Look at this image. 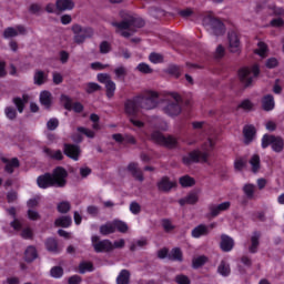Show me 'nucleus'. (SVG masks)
I'll list each match as a JSON object with an SVG mask.
<instances>
[{
  "label": "nucleus",
  "instance_id": "obj_53",
  "mask_svg": "<svg viewBox=\"0 0 284 284\" xmlns=\"http://www.w3.org/2000/svg\"><path fill=\"white\" fill-rule=\"evenodd\" d=\"M145 245H148V240H145V239L138 240V241H135V242L131 245L130 250H131V252H136V250H138L139 247H145Z\"/></svg>",
  "mask_w": 284,
  "mask_h": 284
},
{
  "label": "nucleus",
  "instance_id": "obj_48",
  "mask_svg": "<svg viewBox=\"0 0 284 284\" xmlns=\"http://www.w3.org/2000/svg\"><path fill=\"white\" fill-rule=\"evenodd\" d=\"M57 207L60 214H68V211L71 209V205H70V202L63 201V202H60Z\"/></svg>",
  "mask_w": 284,
  "mask_h": 284
},
{
  "label": "nucleus",
  "instance_id": "obj_21",
  "mask_svg": "<svg viewBox=\"0 0 284 284\" xmlns=\"http://www.w3.org/2000/svg\"><path fill=\"white\" fill-rule=\"evenodd\" d=\"M159 192H170L174 187V182L170 181V178L163 176L156 183Z\"/></svg>",
  "mask_w": 284,
  "mask_h": 284
},
{
  "label": "nucleus",
  "instance_id": "obj_43",
  "mask_svg": "<svg viewBox=\"0 0 284 284\" xmlns=\"http://www.w3.org/2000/svg\"><path fill=\"white\" fill-rule=\"evenodd\" d=\"M116 80H123L128 77V69L123 65L118 67L113 70Z\"/></svg>",
  "mask_w": 284,
  "mask_h": 284
},
{
  "label": "nucleus",
  "instance_id": "obj_12",
  "mask_svg": "<svg viewBox=\"0 0 284 284\" xmlns=\"http://www.w3.org/2000/svg\"><path fill=\"white\" fill-rule=\"evenodd\" d=\"M93 250L98 253L101 252H112L114 250V245H112V242L110 240H102L99 237V235H93L91 237Z\"/></svg>",
  "mask_w": 284,
  "mask_h": 284
},
{
  "label": "nucleus",
  "instance_id": "obj_30",
  "mask_svg": "<svg viewBox=\"0 0 284 284\" xmlns=\"http://www.w3.org/2000/svg\"><path fill=\"white\" fill-rule=\"evenodd\" d=\"M45 248L48 252H52L53 254H59V252H61V250H59V243L57 240H54V237L47 239Z\"/></svg>",
  "mask_w": 284,
  "mask_h": 284
},
{
  "label": "nucleus",
  "instance_id": "obj_49",
  "mask_svg": "<svg viewBox=\"0 0 284 284\" xmlns=\"http://www.w3.org/2000/svg\"><path fill=\"white\" fill-rule=\"evenodd\" d=\"M136 70H139V72H142V74H152V72H154V70L150 68L148 63L144 62L140 63L136 67Z\"/></svg>",
  "mask_w": 284,
  "mask_h": 284
},
{
  "label": "nucleus",
  "instance_id": "obj_5",
  "mask_svg": "<svg viewBox=\"0 0 284 284\" xmlns=\"http://www.w3.org/2000/svg\"><path fill=\"white\" fill-rule=\"evenodd\" d=\"M71 31L73 32V41L77 43V45H83L87 39H92V37H94L93 28L83 27L78 23L71 27Z\"/></svg>",
  "mask_w": 284,
  "mask_h": 284
},
{
  "label": "nucleus",
  "instance_id": "obj_46",
  "mask_svg": "<svg viewBox=\"0 0 284 284\" xmlns=\"http://www.w3.org/2000/svg\"><path fill=\"white\" fill-rule=\"evenodd\" d=\"M254 190H256V186H254V184H246L243 186V192L247 196V199H254Z\"/></svg>",
  "mask_w": 284,
  "mask_h": 284
},
{
  "label": "nucleus",
  "instance_id": "obj_18",
  "mask_svg": "<svg viewBox=\"0 0 284 284\" xmlns=\"http://www.w3.org/2000/svg\"><path fill=\"white\" fill-rule=\"evenodd\" d=\"M229 50L233 53L241 52V41L235 32L229 33Z\"/></svg>",
  "mask_w": 284,
  "mask_h": 284
},
{
  "label": "nucleus",
  "instance_id": "obj_7",
  "mask_svg": "<svg viewBox=\"0 0 284 284\" xmlns=\"http://www.w3.org/2000/svg\"><path fill=\"white\" fill-rule=\"evenodd\" d=\"M261 74L258 65L254 64L252 68H242L239 71V79L244 88H252L254 79Z\"/></svg>",
  "mask_w": 284,
  "mask_h": 284
},
{
  "label": "nucleus",
  "instance_id": "obj_4",
  "mask_svg": "<svg viewBox=\"0 0 284 284\" xmlns=\"http://www.w3.org/2000/svg\"><path fill=\"white\" fill-rule=\"evenodd\" d=\"M162 112L166 116H179L183 112L181 95L172 93L164 98L161 103Z\"/></svg>",
  "mask_w": 284,
  "mask_h": 284
},
{
  "label": "nucleus",
  "instance_id": "obj_33",
  "mask_svg": "<svg viewBox=\"0 0 284 284\" xmlns=\"http://www.w3.org/2000/svg\"><path fill=\"white\" fill-rule=\"evenodd\" d=\"M115 229H114V222H108L103 225L100 226V234H102V236H108L110 234H114Z\"/></svg>",
  "mask_w": 284,
  "mask_h": 284
},
{
  "label": "nucleus",
  "instance_id": "obj_61",
  "mask_svg": "<svg viewBox=\"0 0 284 284\" xmlns=\"http://www.w3.org/2000/svg\"><path fill=\"white\" fill-rule=\"evenodd\" d=\"M130 212L132 214H140L141 213V204H139V202H131Z\"/></svg>",
  "mask_w": 284,
  "mask_h": 284
},
{
  "label": "nucleus",
  "instance_id": "obj_56",
  "mask_svg": "<svg viewBox=\"0 0 284 284\" xmlns=\"http://www.w3.org/2000/svg\"><path fill=\"white\" fill-rule=\"evenodd\" d=\"M151 63H163V55L161 53L152 52L149 55Z\"/></svg>",
  "mask_w": 284,
  "mask_h": 284
},
{
  "label": "nucleus",
  "instance_id": "obj_58",
  "mask_svg": "<svg viewBox=\"0 0 284 284\" xmlns=\"http://www.w3.org/2000/svg\"><path fill=\"white\" fill-rule=\"evenodd\" d=\"M47 128L50 131H54L59 128V119L57 118H51L48 122H47Z\"/></svg>",
  "mask_w": 284,
  "mask_h": 284
},
{
  "label": "nucleus",
  "instance_id": "obj_51",
  "mask_svg": "<svg viewBox=\"0 0 284 284\" xmlns=\"http://www.w3.org/2000/svg\"><path fill=\"white\" fill-rule=\"evenodd\" d=\"M4 39H11L12 37H19L17 29L9 27L3 31Z\"/></svg>",
  "mask_w": 284,
  "mask_h": 284
},
{
  "label": "nucleus",
  "instance_id": "obj_64",
  "mask_svg": "<svg viewBox=\"0 0 284 284\" xmlns=\"http://www.w3.org/2000/svg\"><path fill=\"white\" fill-rule=\"evenodd\" d=\"M82 281H83V278H81V276L72 275L71 277H69L68 283L69 284H80Z\"/></svg>",
  "mask_w": 284,
  "mask_h": 284
},
{
  "label": "nucleus",
  "instance_id": "obj_6",
  "mask_svg": "<svg viewBox=\"0 0 284 284\" xmlns=\"http://www.w3.org/2000/svg\"><path fill=\"white\" fill-rule=\"evenodd\" d=\"M140 110H154L159 105V93L148 91L135 97Z\"/></svg>",
  "mask_w": 284,
  "mask_h": 284
},
{
  "label": "nucleus",
  "instance_id": "obj_29",
  "mask_svg": "<svg viewBox=\"0 0 284 284\" xmlns=\"http://www.w3.org/2000/svg\"><path fill=\"white\" fill-rule=\"evenodd\" d=\"M39 256L37 253V247L34 246H28L24 251V261L27 263H32V261H36V258Z\"/></svg>",
  "mask_w": 284,
  "mask_h": 284
},
{
  "label": "nucleus",
  "instance_id": "obj_34",
  "mask_svg": "<svg viewBox=\"0 0 284 284\" xmlns=\"http://www.w3.org/2000/svg\"><path fill=\"white\" fill-rule=\"evenodd\" d=\"M130 271L122 270L116 277V284H130Z\"/></svg>",
  "mask_w": 284,
  "mask_h": 284
},
{
  "label": "nucleus",
  "instance_id": "obj_9",
  "mask_svg": "<svg viewBox=\"0 0 284 284\" xmlns=\"http://www.w3.org/2000/svg\"><path fill=\"white\" fill-rule=\"evenodd\" d=\"M150 141H152V143H155L156 145L169 148V150L176 148L178 144V141L174 136H165L163 135V133H161V131H153L150 135Z\"/></svg>",
  "mask_w": 284,
  "mask_h": 284
},
{
  "label": "nucleus",
  "instance_id": "obj_37",
  "mask_svg": "<svg viewBox=\"0 0 284 284\" xmlns=\"http://www.w3.org/2000/svg\"><path fill=\"white\" fill-rule=\"evenodd\" d=\"M13 103H14L16 108L18 109V112H20V114L23 113L26 103H28V95H23V99L14 98Z\"/></svg>",
  "mask_w": 284,
  "mask_h": 284
},
{
  "label": "nucleus",
  "instance_id": "obj_42",
  "mask_svg": "<svg viewBox=\"0 0 284 284\" xmlns=\"http://www.w3.org/2000/svg\"><path fill=\"white\" fill-rule=\"evenodd\" d=\"M217 272L219 274H221V276H230V273H231L230 264H227V262L225 261H222L217 267Z\"/></svg>",
  "mask_w": 284,
  "mask_h": 284
},
{
  "label": "nucleus",
  "instance_id": "obj_20",
  "mask_svg": "<svg viewBox=\"0 0 284 284\" xmlns=\"http://www.w3.org/2000/svg\"><path fill=\"white\" fill-rule=\"evenodd\" d=\"M258 245H261V232L255 231L251 236V245L248 246V252L251 254H256V252H258Z\"/></svg>",
  "mask_w": 284,
  "mask_h": 284
},
{
  "label": "nucleus",
  "instance_id": "obj_31",
  "mask_svg": "<svg viewBox=\"0 0 284 284\" xmlns=\"http://www.w3.org/2000/svg\"><path fill=\"white\" fill-rule=\"evenodd\" d=\"M48 81V74L41 70H37L33 75L34 85H43Z\"/></svg>",
  "mask_w": 284,
  "mask_h": 284
},
{
  "label": "nucleus",
  "instance_id": "obj_11",
  "mask_svg": "<svg viewBox=\"0 0 284 284\" xmlns=\"http://www.w3.org/2000/svg\"><path fill=\"white\" fill-rule=\"evenodd\" d=\"M97 79L99 83H103L105 85L108 99H112V97H114V92H116V83L112 81V77L108 73H99Z\"/></svg>",
  "mask_w": 284,
  "mask_h": 284
},
{
  "label": "nucleus",
  "instance_id": "obj_23",
  "mask_svg": "<svg viewBox=\"0 0 284 284\" xmlns=\"http://www.w3.org/2000/svg\"><path fill=\"white\" fill-rule=\"evenodd\" d=\"M207 234H210V226L205 224L195 226L191 232L193 239H201V236H207Z\"/></svg>",
  "mask_w": 284,
  "mask_h": 284
},
{
  "label": "nucleus",
  "instance_id": "obj_38",
  "mask_svg": "<svg viewBox=\"0 0 284 284\" xmlns=\"http://www.w3.org/2000/svg\"><path fill=\"white\" fill-rule=\"evenodd\" d=\"M180 185H182V187H192L196 185V181L190 175H184L180 178Z\"/></svg>",
  "mask_w": 284,
  "mask_h": 284
},
{
  "label": "nucleus",
  "instance_id": "obj_13",
  "mask_svg": "<svg viewBox=\"0 0 284 284\" xmlns=\"http://www.w3.org/2000/svg\"><path fill=\"white\" fill-rule=\"evenodd\" d=\"M139 110H141V106H139L136 97L128 99L124 102V113L126 114V116H136V114H139Z\"/></svg>",
  "mask_w": 284,
  "mask_h": 284
},
{
  "label": "nucleus",
  "instance_id": "obj_3",
  "mask_svg": "<svg viewBox=\"0 0 284 284\" xmlns=\"http://www.w3.org/2000/svg\"><path fill=\"white\" fill-rule=\"evenodd\" d=\"M212 150H214V142L209 139L202 145V151L200 150L192 151L187 155H184L182 158V161L184 165H192V163H207V159Z\"/></svg>",
  "mask_w": 284,
  "mask_h": 284
},
{
  "label": "nucleus",
  "instance_id": "obj_25",
  "mask_svg": "<svg viewBox=\"0 0 284 284\" xmlns=\"http://www.w3.org/2000/svg\"><path fill=\"white\" fill-rule=\"evenodd\" d=\"M220 245L223 252H232L234 248V240L225 234H222Z\"/></svg>",
  "mask_w": 284,
  "mask_h": 284
},
{
  "label": "nucleus",
  "instance_id": "obj_16",
  "mask_svg": "<svg viewBox=\"0 0 284 284\" xmlns=\"http://www.w3.org/2000/svg\"><path fill=\"white\" fill-rule=\"evenodd\" d=\"M232 203L230 202H223L221 204H210L209 205V210H210V214L213 219H215V216H219V214H221V212H227V210H230Z\"/></svg>",
  "mask_w": 284,
  "mask_h": 284
},
{
  "label": "nucleus",
  "instance_id": "obj_45",
  "mask_svg": "<svg viewBox=\"0 0 284 284\" xmlns=\"http://www.w3.org/2000/svg\"><path fill=\"white\" fill-rule=\"evenodd\" d=\"M99 90H101V87L97 82H89L85 85L87 94H93V92H99Z\"/></svg>",
  "mask_w": 284,
  "mask_h": 284
},
{
  "label": "nucleus",
  "instance_id": "obj_47",
  "mask_svg": "<svg viewBox=\"0 0 284 284\" xmlns=\"http://www.w3.org/2000/svg\"><path fill=\"white\" fill-rule=\"evenodd\" d=\"M4 114L7 119H9L10 121H14V119H17V109L12 106H7L4 109Z\"/></svg>",
  "mask_w": 284,
  "mask_h": 284
},
{
  "label": "nucleus",
  "instance_id": "obj_1",
  "mask_svg": "<svg viewBox=\"0 0 284 284\" xmlns=\"http://www.w3.org/2000/svg\"><path fill=\"white\" fill-rule=\"evenodd\" d=\"M112 26L116 28L118 34L124 37V39H130L132 34H135L139 28H143L145 26V20L136 14H133L124 18V21L122 22H113Z\"/></svg>",
  "mask_w": 284,
  "mask_h": 284
},
{
  "label": "nucleus",
  "instance_id": "obj_36",
  "mask_svg": "<svg viewBox=\"0 0 284 284\" xmlns=\"http://www.w3.org/2000/svg\"><path fill=\"white\" fill-rule=\"evenodd\" d=\"M248 163L250 165H252V172H254V174H256V172L261 170V156H258V154L252 155Z\"/></svg>",
  "mask_w": 284,
  "mask_h": 284
},
{
  "label": "nucleus",
  "instance_id": "obj_22",
  "mask_svg": "<svg viewBox=\"0 0 284 284\" xmlns=\"http://www.w3.org/2000/svg\"><path fill=\"white\" fill-rule=\"evenodd\" d=\"M244 134V143L250 145L252 141H254V136H256V128L254 125H245L243 129Z\"/></svg>",
  "mask_w": 284,
  "mask_h": 284
},
{
  "label": "nucleus",
  "instance_id": "obj_44",
  "mask_svg": "<svg viewBox=\"0 0 284 284\" xmlns=\"http://www.w3.org/2000/svg\"><path fill=\"white\" fill-rule=\"evenodd\" d=\"M85 272H94V265L91 262H82L79 265V273L85 274Z\"/></svg>",
  "mask_w": 284,
  "mask_h": 284
},
{
  "label": "nucleus",
  "instance_id": "obj_27",
  "mask_svg": "<svg viewBox=\"0 0 284 284\" xmlns=\"http://www.w3.org/2000/svg\"><path fill=\"white\" fill-rule=\"evenodd\" d=\"M169 261H175L176 263H183V251L180 247L172 248L168 255Z\"/></svg>",
  "mask_w": 284,
  "mask_h": 284
},
{
  "label": "nucleus",
  "instance_id": "obj_28",
  "mask_svg": "<svg viewBox=\"0 0 284 284\" xmlns=\"http://www.w3.org/2000/svg\"><path fill=\"white\" fill-rule=\"evenodd\" d=\"M2 163H6L4 170L9 174H12V172H14V168H19V159H17V158H13L11 160L2 158Z\"/></svg>",
  "mask_w": 284,
  "mask_h": 284
},
{
  "label": "nucleus",
  "instance_id": "obj_26",
  "mask_svg": "<svg viewBox=\"0 0 284 284\" xmlns=\"http://www.w3.org/2000/svg\"><path fill=\"white\" fill-rule=\"evenodd\" d=\"M40 103L45 110H50L52 108V93L50 91H42L40 93Z\"/></svg>",
  "mask_w": 284,
  "mask_h": 284
},
{
  "label": "nucleus",
  "instance_id": "obj_41",
  "mask_svg": "<svg viewBox=\"0 0 284 284\" xmlns=\"http://www.w3.org/2000/svg\"><path fill=\"white\" fill-rule=\"evenodd\" d=\"M207 263V257L205 255L197 256L192 261L193 270H199V267H203V265Z\"/></svg>",
  "mask_w": 284,
  "mask_h": 284
},
{
  "label": "nucleus",
  "instance_id": "obj_50",
  "mask_svg": "<svg viewBox=\"0 0 284 284\" xmlns=\"http://www.w3.org/2000/svg\"><path fill=\"white\" fill-rule=\"evenodd\" d=\"M52 278H61L63 276V267L61 266H53L50 271Z\"/></svg>",
  "mask_w": 284,
  "mask_h": 284
},
{
  "label": "nucleus",
  "instance_id": "obj_19",
  "mask_svg": "<svg viewBox=\"0 0 284 284\" xmlns=\"http://www.w3.org/2000/svg\"><path fill=\"white\" fill-rule=\"evenodd\" d=\"M276 108V102L274 101V95L266 94L262 98V110L264 112H272Z\"/></svg>",
  "mask_w": 284,
  "mask_h": 284
},
{
  "label": "nucleus",
  "instance_id": "obj_39",
  "mask_svg": "<svg viewBox=\"0 0 284 284\" xmlns=\"http://www.w3.org/2000/svg\"><path fill=\"white\" fill-rule=\"evenodd\" d=\"M57 227H70L72 225V217L70 216H61L55 220Z\"/></svg>",
  "mask_w": 284,
  "mask_h": 284
},
{
  "label": "nucleus",
  "instance_id": "obj_60",
  "mask_svg": "<svg viewBox=\"0 0 284 284\" xmlns=\"http://www.w3.org/2000/svg\"><path fill=\"white\" fill-rule=\"evenodd\" d=\"M175 283H179V284H191L190 277H187V275H183V274H180V275L175 276Z\"/></svg>",
  "mask_w": 284,
  "mask_h": 284
},
{
  "label": "nucleus",
  "instance_id": "obj_35",
  "mask_svg": "<svg viewBox=\"0 0 284 284\" xmlns=\"http://www.w3.org/2000/svg\"><path fill=\"white\" fill-rule=\"evenodd\" d=\"M44 153L50 156V159H54L55 161H63V153L61 150H51L49 148L44 149Z\"/></svg>",
  "mask_w": 284,
  "mask_h": 284
},
{
  "label": "nucleus",
  "instance_id": "obj_63",
  "mask_svg": "<svg viewBox=\"0 0 284 284\" xmlns=\"http://www.w3.org/2000/svg\"><path fill=\"white\" fill-rule=\"evenodd\" d=\"M246 163L247 162H245L243 159H239V160L235 161L234 168H235V170L241 172V170H243V168H245Z\"/></svg>",
  "mask_w": 284,
  "mask_h": 284
},
{
  "label": "nucleus",
  "instance_id": "obj_14",
  "mask_svg": "<svg viewBox=\"0 0 284 284\" xmlns=\"http://www.w3.org/2000/svg\"><path fill=\"white\" fill-rule=\"evenodd\" d=\"M63 153L72 161H79L81 156V146L77 144L65 143L63 146Z\"/></svg>",
  "mask_w": 284,
  "mask_h": 284
},
{
  "label": "nucleus",
  "instance_id": "obj_2",
  "mask_svg": "<svg viewBox=\"0 0 284 284\" xmlns=\"http://www.w3.org/2000/svg\"><path fill=\"white\" fill-rule=\"evenodd\" d=\"M68 178V171L65 169L58 166L55 170H53V173H45L44 175H40L37 179V183L39 187H42V190H45L48 187H65V179Z\"/></svg>",
  "mask_w": 284,
  "mask_h": 284
},
{
  "label": "nucleus",
  "instance_id": "obj_8",
  "mask_svg": "<svg viewBox=\"0 0 284 284\" xmlns=\"http://www.w3.org/2000/svg\"><path fill=\"white\" fill-rule=\"evenodd\" d=\"M202 23L204 28H206V30H211L215 37H221V34L225 33V24H223V22L212 13H207L203 18Z\"/></svg>",
  "mask_w": 284,
  "mask_h": 284
},
{
  "label": "nucleus",
  "instance_id": "obj_32",
  "mask_svg": "<svg viewBox=\"0 0 284 284\" xmlns=\"http://www.w3.org/2000/svg\"><path fill=\"white\" fill-rule=\"evenodd\" d=\"M180 205H194V203H199V195L196 193H190L185 197L179 201Z\"/></svg>",
  "mask_w": 284,
  "mask_h": 284
},
{
  "label": "nucleus",
  "instance_id": "obj_55",
  "mask_svg": "<svg viewBox=\"0 0 284 284\" xmlns=\"http://www.w3.org/2000/svg\"><path fill=\"white\" fill-rule=\"evenodd\" d=\"M168 72H169V74H173V77H176V79H179L181 77V68L176 64H171L168 68Z\"/></svg>",
  "mask_w": 284,
  "mask_h": 284
},
{
  "label": "nucleus",
  "instance_id": "obj_40",
  "mask_svg": "<svg viewBox=\"0 0 284 284\" xmlns=\"http://www.w3.org/2000/svg\"><path fill=\"white\" fill-rule=\"evenodd\" d=\"M113 227H114L115 231L118 230V232H121V234H125L129 230L128 223H125L121 220H114L113 221Z\"/></svg>",
  "mask_w": 284,
  "mask_h": 284
},
{
  "label": "nucleus",
  "instance_id": "obj_24",
  "mask_svg": "<svg viewBox=\"0 0 284 284\" xmlns=\"http://www.w3.org/2000/svg\"><path fill=\"white\" fill-rule=\"evenodd\" d=\"M55 8L58 12H65L68 10H74V1L72 0H57Z\"/></svg>",
  "mask_w": 284,
  "mask_h": 284
},
{
  "label": "nucleus",
  "instance_id": "obj_62",
  "mask_svg": "<svg viewBox=\"0 0 284 284\" xmlns=\"http://www.w3.org/2000/svg\"><path fill=\"white\" fill-rule=\"evenodd\" d=\"M28 216H29L30 221H39V219H41V215L39 214V212H37L34 210H29Z\"/></svg>",
  "mask_w": 284,
  "mask_h": 284
},
{
  "label": "nucleus",
  "instance_id": "obj_52",
  "mask_svg": "<svg viewBox=\"0 0 284 284\" xmlns=\"http://www.w3.org/2000/svg\"><path fill=\"white\" fill-rule=\"evenodd\" d=\"M239 108L245 110L246 112H252V110H254V103H252L250 100H244L239 104Z\"/></svg>",
  "mask_w": 284,
  "mask_h": 284
},
{
  "label": "nucleus",
  "instance_id": "obj_59",
  "mask_svg": "<svg viewBox=\"0 0 284 284\" xmlns=\"http://www.w3.org/2000/svg\"><path fill=\"white\" fill-rule=\"evenodd\" d=\"M78 132H81V134H84L89 139H94V131H92L90 129H85L83 126H79L78 128Z\"/></svg>",
  "mask_w": 284,
  "mask_h": 284
},
{
  "label": "nucleus",
  "instance_id": "obj_57",
  "mask_svg": "<svg viewBox=\"0 0 284 284\" xmlns=\"http://www.w3.org/2000/svg\"><path fill=\"white\" fill-rule=\"evenodd\" d=\"M112 45L108 41H102L100 43V53L101 54H108V52H111Z\"/></svg>",
  "mask_w": 284,
  "mask_h": 284
},
{
  "label": "nucleus",
  "instance_id": "obj_10",
  "mask_svg": "<svg viewBox=\"0 0 284 284\" xmlns=\"http://www.w3.org/2000/svg\"><path fill=\"white\" fill-rule=\"evenodd\" d=\"M272 148L273 152L281 153L284 150V140L281 136L265 134L262 138V148Z\"/></svg>",
  "mask_w": 284,
  "mask_h": 284
},
{
  "label": "nucleus",
  "instance_id": "obj_54",
  "mask_svg": "<svg viewBox=\"0 0 284 284\" xmlns=\"http://www.w3.org/2000/svg\"><path fill=\"white\" fill-rule=\"evenodd\" d=\"M266 52H267V44H265L264 42H258L257 49L255 50V54H258L264 59Z\"/></svg>",
  "mask_w": 284,
  "mask_h": 284
},
{
  "label": "nucleus",
  "instance_id": "obj_15",
  "mask_svg": "<svg viewBox=\"0 0 284 284\" xmlns=\"http://www.w3.org/2000/svg\"><path fill=\"white\" fill-rule=\"evenodd\" d=\"M61 101H62L65 110H73L78 114L83 112V104H81V102H75L72 104V99H70V97H68L65 94L61 95Z\"/></svg>",
  "mask_w": 284,
  "mask_h": 284
},
{
  "label": "nucleus",
  "instance_id": "obj_17",
  "mask_svg": "<svg viewBox=\"0 0 284 284\" xmlns=\"http://www.w3.org/2000/svg\"><path fill=\"white\" fill-rule=\"evenodd\" d=\"M128 171L132 174L135 181H140V183H143V181H145V178L143 176V171H141V169L139 168V163H129Z\"/></svg>",
  "mask_w": 284,
  "mask_h": 284
}]
</instances>
